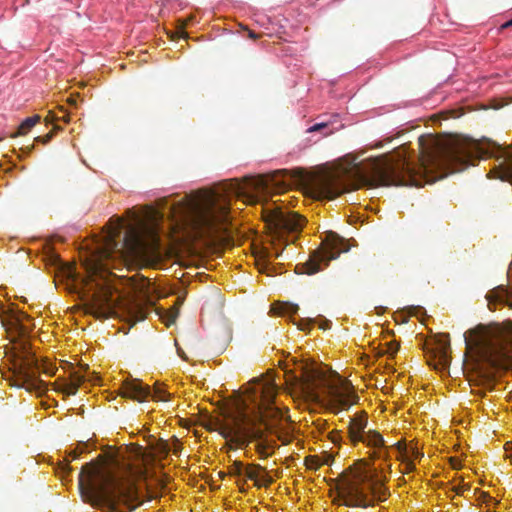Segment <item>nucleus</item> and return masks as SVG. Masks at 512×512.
<instances>
[{
  "label": "nucleus",
  "mask_w": 512,
  "mask_h": 512,
  "mask_svg": "<svg viewBox=\"0 0 512 512\" xmlns=\"http://www.w3.org/2000/svg\"><path fill=\"white\" fill-rule=\"evenodd\" d=\"M248 31V37L252 40H257L259 38V35L254 33V31H250L249 29H246Z\"/></svg>",
  "instance_id": "nucleus-32"
},
{
  "label": "nucleus",
  "mask_w": 512,
  "mask_h": 512,
  "mask_svg": "<svg viewBox=\"0 0 512 512\" xmlns=\"http://www.w3.org/2000/svg\"><path fill=\"white\" fill-rule=\"evenodd\" d=\"M264 219L266 225L278 239V243L273 242L272 246L264 249V256L267 259H277L282 255L283 248H278L282 236L289 233H299L305 220L297 213L282 210L281 207L276 205L265 209Z\"/></svg>",
  "instance_id": "nucleus-9"
},
{
  "label": "nucleus",
  "mask_w": 512,
  "mask_h": 512,
  "mask_svg": "<svg viewBox=\"0 0 512 512\" xmlns=\"http://www.w3.org/2000/svg\"><path fill=\"white\" fill-rule=\"evenodd\" d=\"M246 471V468L243 467L242 462L240 461H234L233 465L230 466V474L234 476H242L243 473Z\"/></svg>",
  "instance_id": "nucleus-22"
},
{
  "label": "nucleus",
  "mask_w": 512,
  "mask_h": 512,
  "mask_svg": "<svg viewBox=\"0 0 512 512\" xmlns=\"http://www.w3.org/2000/svg\"><path fill=\"white\" fill-rule=\"evenodd\" d=\"M295 175L290 170H276L265 176L257 178H246L245 183L230 184L228 194L241 197L249 191L257 193H268L271 191H282L290 186Z\"/></svg>",
  "instance_id": "nucleus-12"
},
{
  "label": "nucleus",
  "mask_w": 512,
  "mask_h": 512,
  "mask_svg": "<svg viewBox=\"0 0 512 512\" xmlns=\"http://www.w3.org/2000/svg\"><path fill=\"white\" fill-rule=\"evenodd\" d=\"M419 161L415 162L402 147L393 157L373 159L364 169L325 172L316 178L312 188L316 197L333 200L345 192L364 185L377 186H415L450 174L459 172L474 162L484 158H496L498 166L490 171V176L512 184V152L503 150L489 140L464 138L450 143L432 140L426 146L419 138Z\"/></svg>",
  "instance_id": "nucleus-1"
},
{
  "label": "nucleus",
  "mask_w": 512,
  "mask_h": 512,
  "mask_svg": "<svg viewBox=\"0 0 512 512\" xmlns=\"http://www.w3.org/2000/svg\"><path fill=\"white\" fill-rule=\"evenodd\" d=\"M68 102H70V104H72V105H76V99H74V98H71L70 101H68Z\"/></svg>",
  "instance_id": "nucleus-35"
},
{
  "label": "nucleus",
  "mask_w": 512,
  "mask_h": 512,
  "mask_svg": "<svg viewBox=\"0 0 512 512\" xmlns=\"http://www.w3.org/2000/svg\"><path fill=\"white\" fill-rule=\"evenodd\" d=\"M329 438H330V440H332L333 443H337L338 441L341 440L340 432H338V431L330 432Z\"/></svg>",
  "instance_id": "nucleus-30"
},
{
  "label": "nucleus",
  "mask_w": 512,
  "mask_h": 512,
  "mask_svg": "<svg viewBox=\"0 0 512 512\" xmlns=\"http://www.w3.org/2000/svg\"><path fill=\"white\" fill-rule=\"evenodd\" d=\"M404 465H406V471L407 472H412L415 470V464L412 462L411 459L409 458H404L402 459Z\"/></svg>",
  "instance_id": "nucleus-29"
},
{
  "label": "nucleus",
  "mask_w": 512,
  "mask_h": 512,
  "mask_svg": "<svg viewBox=\"0 0 512 512\" xmlns=\"http://www.w3.org/2000/svg\"><path fill=\"white\" fill-rule=\"evenodd\" d=\"M475 348L479 357L491 365L512 358V347L507 335L499 330H485L475 332Z\"/></svg>",
  "instance_id": "nucleus-11"
},
{
  "label": "nucleus",
  "mask_w": 512,
  "mask_h": 512,
  "mask_svg": "<svg viewBox=\"0 0 512 512\" xmlns=\"http://www.w3.org/2000/svg\"><path fill=\"white\" fill-rule=\"evenodd\" d=\"M175 320V315H171L169 318V324L173 323Z\"/></svg>",
  "instance_id": "nucleus-34"
},
{
  "label": "nucleus",
  "mask_w": 512,
  "mask_h": 512,
  "mask_svg": "<svg viewBox=\"0 0 512 512\" xmlns=\"http://www.w3.org/2000/svg\"><path fill=\"white\" fill-rule=\"evenodd\" d=\"M298 310V307L293 304H286V312L293 314L296 313Z\"/></svg>",
  "instance_id": "nucleus-31"
},
{
  "label": "nucleus",
  "mask_w": 512,
  "mask_h": 512,
  "mask_svg": "<svg viewBox=\"0 0 512 512\" xmlns=\"http://www.w3.org/2000/svg\"><path fill=\"white\" fill-rule=\"evenodd\" d=\"M330 133H331V131H326L324 135H328Z\"/></svg>",
  "instance_id": "nucleus-39"
},
{
  "label": "nucleus",
  "mask_w": 512,
  "mask_h": 512,
  "mask_svg": "<svg viewBox=\"0 0 512 512\" xmlns=\"http://www.w3.org/2000/svg\"><path fill=\"white\" fill-rule=\"evenodd\" d=\"M40 121V116L34 115L28 117L23 122H21L19 129H17L16 133L12 134L13 138H16L20 135H25L31 128L36 126V124Z\"/></svg>",
  "instance_id": "nucleus-19"
},
{
  "label": "nucleus",
  "mask_w": 512,
  "mask_h": 512,
  "mask_svg": "<svg viewBox=\"0 0 512 512\" xmlns=\"http://www.w3.org/2000/svg\"><path fill=\"white\" fill-rule=\"evenodd\" d=\"M512 26V18L505 22V24L502 25L503 29H506L508 27Z\"/></svg>",
  "instance_id": "nucleus-33"
},
{
  "label": "nucleus",
  "mask_w": 512,
  "mask_h": 512,
  "mask_svg": "<svg viewBox=\"0 0 512 512\" xmlns=\"http://www.w3.org/2000/svg\"><path fill=\"white\" fill-rule=\"evenodd\" d=\"M179 446H180V444H179L178 440H175V447H179Z\"/></svg>",
  "instance_id": "nucleus-38"
},
{
  "label": "nucleus",
  "mask_w": 512,
  "mask_h": 512,
  "mask_svg": "<svg viewBox=\"0 0 512 512\" xmlns=\"http://www.w3.org/2000/svg\"><path fill=\"white\" fill-rule=\"evenodd\" d=\"M84 371L86 373L81 372L80 370H74L71 373L70 381L57 386L56 390L65 393L67 395H74L76 394L77 390L79 389V386L84 383V381H93V378L91 376V373L88 372V366H84ZM93 375V373H92Z\"/></svg>",
  "instance_id": "nucleus-16"
},
{
  "label": "nucleus",
  "mask_w": 512,
  "mask_h": 512,
  "mask_svg": "<svg viewBox=\"0 0 512 512\" xmlns=\"http://www.w3.org/2000/svg\"><path fill=\"white\" fill-rule=\"evenodd\" d=\"M306 466L308 469L317 470L320 466L323 465V462L318 459L316 456L306 457L305 459Z\"/></svg>",
  "instance_id": "nucleus-21"
},
{
  "label": "nucleus",
  "mask_w": 512,
  "mask_h": 512,
  "mask_svg": "<svg viewBox=\"0 0 512 512\" xmlns=\"http://www.w3.org/2000/svg\"><path fill=\"white\" fill-rule=\"evenodd\" d=\"M396 449H398L400 454H407L408 448L407 445L403 441H399L395 444Z\"/></svg>",
  "instance_id": "nucleus-28"
},
{
  "label": "nucleus",
  "mask_w": 512,
  "mask_h": 512,
  "mask_svg": "<svg viewBox=\"0 0 512 512\" xmlns=\"http://www.w3.org/2000/svg\"><path fill=\"white\" fill-rule=\"evenodd\" d=\"M265 469L260 465H249L244 472V475L250 481H254L258 483V477L261 476L260 472H264Z\"/></svg>",
  "instance_id": "nucleus-20"
},
{
  "label": "nucleus",
  "mask_w": 512,
  "mask_h": 512,
  "mask_svg": "<svg viewBox=\"0 0 512 512\" xmlns=\"http://www.w3.org/2000/svg\"><path fill=\"white\" fill-rule=\"evenodd\" d=\"M271 483H273V478L267 473L262 474L260 477H258V482H254V484H256V486L258 487H267Z\"/></svg>",
  "instance_id": "nucleus-23"
},
{
  "label": "nucleus",
  "mask_w": 512,
  "mask_h": 512,
  "mask_svg": "<svg viewBox=\"0 0 512 512\" xmlns=\"http://www.w3.org/2000/svg\"><path fill=\"white\" fill-rule=\"evenodd\" d=\"M100 257L104 259H122L130 261H148L159 259L161 252L156 235L150 231V242L143 240L139 228L125 224L119 217H112L106 226Z\"/></svg>",
  "instance_id": "nucleus-6"
},
{
  "label": "nucleus",
  "mask_w": 512,
  "mask_h": 512,
  "mask_svg": "<svg viewBox=\"0 0 512 512\" xmlns=\"http://www.w3.org/2000/svg\"><path fill=\"white\" fill-rule=\"evenodd\" d=\"M171 212L183 221H191L195 233L201 238L215 242H228L231 239L229 203L217 194L201 200L183 199L171 207Z\"/></svg>",
  "instance_id": "nucleus-5"
},
{
  "label": "nucleus",
  "mask_w": 512,
  "mask_h": 512,
  "mask_svg": "<svg viewBox=\"0 0 512 512\" xmlns=\"http://www.w3.org/2000/svg\"><path fill=\"white\" fill-rule=\"evenodd\" d=\"M277 386L268 378L256 379L248 383L242 409L217 424V431L234 445L244 448L256 442L258 454L268 458L269 450L275 447V441L266 437L274 433L286 445L290 442L287 431H278L283 419L281 409L274 405Z\"/></svg>",
  "instance_id": "nucleus-2"
},
{
  "label": "nucleus",
  "mask_w": 512,
  "mask_h": 512,
  "mask_svg": "<svg viewBox=\"0 0 512 512\" xmlns=\"http://www.w3.org/2000/svg\"><path fill=\"white\" fill-rule=\"evenodd\" d=\"M294 368L289 371L288 383L301 389L305 395L317 398L318 391L328 399V409L337 414L357 404L358 396L349 382L336 372L306 359L292 358Z\"/></svg>",
  "instance_id": "nucleus-4"
},
{
  "label": "nucleus",
  "mask_w": 512,
  "mask_h": 512,
  "mask_svg": "<svg viewBox=\"0 0 512 512\" xmlns=\"http://www.w3.org/2000/svg\"><path fill=\"white\" fill-rule=\"evenodd\" d=\"M462 492H463V488H458V489H456V493L460 494V493H462Z\"/></svg>",
  "instance_id": "nucleus-36"
},
{
  "label": "nucleus",
  "mask_w": 512,
  "mask_h": 512,
  "mask_svg": "<svg viewBox=\"0 0 512 512\" xmlns=\"http://www.w3.org/2000/svg\"><path fill=\"white\" fill-rule=\"evenodd\" d=\"M62 120H64V122H67V123H68V121H69V120H68V117H66V116L62 117Z\"/></svg>",
  "instance_id": "nucleus-37"
},
{
  "label": "nucleus",
  "mask_w": 512,
  "mask_h": 512,
  "mask_svg": "<svg viewBox=\"0 0 512 512\" xmlns=\"http://www.w3.org/2000/svg\"><path fill=\"white\" fill-rule=\"evenodd\" d=\"M96 269L95 267L90 279L84 282L80 298L83 301L85 314L92 315L96 319H106L115 313L117 300L113 298L112 285Z\"/></svg>",
  "instance_id": "nucleus-8"
},
{
  "label": "nucleus",
  "mask_w": 512,
  "mask_h": 512,
  "mask_svg": "<svg viewBox=\"0 0 512 512\" xmlns=\"http://www.w3.org/2000/svg\"><path fill=\"white\" fill-rule=\"evenodd\" d=\"M464 342H466V344H467V345H469V342H468V340H467V339H466V340H464Z\"/></svg>",
  "instance_id": "nucleus-40"
},
{
  "label": "nucleus",
  "mask_w": 512,
  "mask_h": 512,
  "mask_svg": "<svg viewBox=\"0 0 512 512\" xmlns=\"http://www.w3.org/2000/svg\"><path fill=\"white\" fill-rule=\"evenodd\" d=\"M17 362H19V373L21 380H23L22 387L29 392H37L39 394L45 391V382L38 378L37 373L43 371L44 374L52 376L54 374V368L40 365L37 359L33 356V353L29 350V344L27 341L20 343V351L16 354Z\"/></svg>",
  "instance_id": "nucleus-13"
},
{
  "label": "nucleus",
  "mask_w": 512,
  "mask_h": 512,
  "mask_svg": "<svg viewBox=\"0 0 512 512\" xmlns=\"http://www.w3.org/2000/svg\"><path fill=\"white\" fill-rule=\"evenodd\" d=\"M486 298L488 305L490 306L494 303H501L509 306L512 309L511 294L503 285L490 290Z\"/></svg>",
  "instance_id": "nucleus-18"
},
{
  "label": "nucleus",
  "mask_w": 512,
  "mask_h": 512,
  "mask_svg": "<svg viewBox=\"0 0 512 512\" xmlns=\"http://www.w3.org/2000/svg\"><path fill=\"white\" fill-rule=\"evenodd\" d=\"M364 443L372 451L369 453L371 460H388V447L385 445L384 438L377 430H369L365 434L360 435V440L351 441L352 445Z\"/></svg>",
  "instance_id": "nucleus-15"
},
{
  "label": "nucleus",
  "mask_w": 512,
  "mask_h": 512,
  "mask_svg": "<svg viewBox=\"0 0 512 512\" xmlns=\"http://www.w3.org/2000/svg\"><path fill=\"white\" fill-rule=\"evenodd\" d=\"M79 492L88 504L110 512H132L139 506L135 484L99 462H88L79 474Z\"/></svg>",
  "instance_id": "nucleus-3"
},
{
  "label": "nucleus",
  "mask_w": 512,
  "mask_h": 512,
  "mask_svg": "<svg viewBox=\"0 0 512 512\" xmlns=\"http://www.w3.org/2000/svg\"><path fill=\"white\" fill-rule=\"evenodd\" d=\"M52 137H53V131L47 133V135H45V136H39V137L35 138V141L41 142L43 144H48V142L52 139Z\"/></svg>",
  "instance_id": "nucleus-27"
},
{
  "label": "nucleus",
  "mask_w": 512,
  "mask_h": 512,
  "mask_svg": "<svg viewBox=\"0 0 512 512\" xmlns=\"http://www.w3.org/2000/svg\"><path fill=\"white\" fill-rule=\"evenodd\" d=\"M122 395L134 401L142 402L148 398L155 401H167L170 394L166 393L163 388L155 387L151 390L148 385H144L139 379H132L123 383Z\"/></svg>",
  "instance_id": "nucleus-14"
},
{
  "label": "nucleus",
  "mask_w": 512,
  "mask_h": 512,
  "mask_svg": "<svg viewBox=\"0 0 512 512\" xmlns=\"http://www.w3.org/2000/svg\"><path fill=\"white\" fill-rule=\"evenodd\" d=\"M348 250L349 246L344 238L335 232H329L326 234L325 240L322 241L320 248L314 250L306 262L297 264L296 272L313 275L329 265V261L347 253Z\"/></svg>",
  "instance_id": "nucleus-10"
},
{
  "label": "nucleus",
  "mask_w": 512,
  "mask_h": 512,
  "mask_svg": "<svg viewBox=\"0 0 512 512\" xmlns=\"http://www.w3.org/2000/svg\"><path fill=\"white\" fill-rule=\"evenodd\" d=\"M368 425V419L365 412L355 414L348 418V438L351 442L360 440V435L366 433L365 428Z\"/></svg>",
  "instance_id": "nucleus-17"
},
{
  "label": "nucleus",
  "mask_w": 512,
  "mask_h": 512,
  "mask_svg": "<svg viewBox=\"0 0 512 512\" xmlns=\"http://www.w3.org/2000/svg\"><path fill=\"white\" fill-rule=\"evenodd\" d=\"M327 128V124L325 122H320L317 124H314L312 127L308 129V132H320Z\"/></svg>",
  "instance_id": "nucleus-26"
},
{
  "label": "nucleus",
  "mask_w": 512,
  "mask_h": 512,
  "mask_svg": "<svg viewBox=\"0 0 512 512\" xmlns=\"http://www.w3.org/2000/svg\"><path fill=\"white\" fill-rule=\"evenodd\" d=\"M407 454H410V455H411V457H413V458H415V459H420V458H422V457H423V454H422V453H420L419 451H417L415 447H411V448H410V450H408V453H407ZM402 456H403V459H404V458H408V457L406 456V453L402 454Z\"/></svg>",
  "instance_id": "nucleus-25"
},
{
  "label": "nucleus",
  "mask_w": 512,
  "mask_h": 512,
  "mask_svg": "<svg viewBox=\"0 0 512 512\" xmlns=\"http://www.w3.org/2000/svg\"><path fill=\"white\" fill-rule=\"evenodd\" d=\"M369 462L361 459L355 467L341 474L337 482V497L347 507H372L373 501L386 500V490L372 482L373 475L368 471Z\"/></svg>",
  "instance_id": "nucleus-7"
},
{
  "label": "nucleus",
  "mask_w": 512,
  "mask_h": 512,
  "mask_svg": "<svg viewBox=\"0 0 512 512\" xmlns=\"http://www.w3.org/2000/svg\"><path fill=\"white\" fill-rule=\"evenodd\" d=\"M86 449H87V444L86 443H83V444L79 445V447H77L74 450H72V452H71L72 459L78 458L81 454L84 453V451Z\"/></svg>",
  "instance_id": "nucleus-24"
}]
</instances>
